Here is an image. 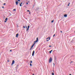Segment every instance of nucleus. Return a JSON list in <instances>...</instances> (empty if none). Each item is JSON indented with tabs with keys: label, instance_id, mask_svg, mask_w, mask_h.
<instances>
[{
	"label": "nucleus",
	"instance_id": "obj_2",
	"mask_svg": "<svg viewBox=\"0 0 75 75\" xmlns=\"http://www.w3.org/2000/svg\"><path fill=\"white\" fill-rule=\"evenodd\" d=\"M52 61V57H50L49 60V63H51V61Z\"/></svg>",
	"mask_w": 75,
	"mask_h": 75
},
{
	"label": "nucleus",
	"instance_id": "obj_31",
	"mask_svg": "<svg viewBox=\"0 0 75 75\" xmlns=\"http://www.w3.org/2000/svg\"><path fill=\"white\" fill-rule=\"evenodd\" d=\"M72 62H73V61H71V62L70 63V64H71V63H72Z\"/></svg>",
	"mask_w": 75,
	"mask_h": 75
},
{
	"label": "nucleus",
	"instance_id": "obj_19",
	"mask_svg": "<svg viewBox=\"0 0 75 75\" xmlns=\"http://www.w3.org/2000/svg\"><path fill=\"white\" fill-rule=\"evenodd\" d=\"M27 11H28V12H30V11H29V10H27Z\"/></svg>",
	"mask_w": 75,
	"mask_h": 75
},
{
	"label": "nucleus",
	"instance_id": "obj_21",
	"mask_svg": "<svg viewBox=\"0 0 75 75\" xmlns=\"http://www.w3.org/2000/svg\"><path fill=\"white\" fill-rule=\"evenodd\" d=\"M55 36V34H54V35H53V37H54Z\"/></svg>",
	"mask_w": 75,
	"mask_h": 75
},
{
	"label": "nucleus",
	"instance_id": "obj_12",
	"mask_svg": "<svg viewBox=\"0 0 75 75\" xmlns=\"http://www.w3.org/2000/svg\"><path fill=\"white\" fill-rule=\"evenodd\" d=\"M28 30H29V28H28L26 30V31H28Z\"/></svg>",
	"mask_w": 75,
	"mask_h": 75
},
{
	"label": "nucleus",
	"instance_id": "obj_34",
	"mask_svg": "<svg viewBox=\"0 0 75 75\" xmlns=\"http://www.w3.org/2000/svg\"><path fill=\"white\" fill-rule=\"evenodd\" d=\"M18 1H20V0H18Z\"/></svg>",
	"mask_w": 75,
	"mask_h": 75
},
{
	"label": "nucleus",
	"instance_id": "obj_39",
	"mask_svg": "<svg viewBox=\"0 0 75 75\" xmlns=\"http://www.w3.org/2000/svg\"><path fill=\"white\" fill-rule=\"evenodd\" d=\"M48 38H47L46 39V40H48Z\"/></svg>",
	"mask_w": 75,
	"mask_h": 75
},
{
	"label": "nucleus",
	"instance_id": "obj_8",
	"mask_svg": "<svg viewBox=\"0 0 75 75\" xmlns=\"http://www.w3.org/2000/svg\"><path fill=\"white\" fill-rule=\"evenodd\" d=\"M52 50L51 51H50L49 52V53H50V54H51V52H52Z\"/></svg>",
	"mask_w": 75,
	"mask_h": 75
},
{
	"label": "nucleus",
	"instance_id": "obj_32",
	"mask_svg": "<svg viewBox=\"0 0 75 75\" xmlns=\"http://www.w3.org/2000/svg\"><path fill=\"white\" fill-rule=\"evenodd\" d=\"M10 52H11V51H12V50H10Z\"/></svg>",
	"mask_w": 75,
	"mask_h": 75
},
{
	"label": "nucleus",
	"instance_id": "obj_36",
	"mask_svg": "<svg viewBox=\"0 0 75 75\" xmlns=\"http://www.w3.org/2000/svg\"><path fill=\"white\" fill-rule=\"evenodd\" d=\"M46 41H49V40H46Z\"/></svg>",
	"mask_w": 75,
	"mask_h": 75
},
{
	"label": "nucleus",
	"instance_id": "obj_29",
	"mask_svg": "<svg viewBox=\"0 0 75 75\" xmlns=\"http://www.w3.org/2000/svg\"><path fill=\"white\" fill-rule=\"evenodd\" d=\"M60 33H62V31H60Z\"/></svg>",
	"mask_w": 75,
	"mask_h": 75
},
{
	"label": "nucleus",
	"instance_id": "obj_40",
	"mask_svg": "<svg viewBox=\"0 0 75 75\" xmlns=\"http://www.w3.org/2000/svg\"><path fill=\"white\" fill-rule=\"evenodd\" d=\"M53 65H55V64L53 63Z\"/></svg>",
	"mask_w": 75,
	"mask_h": 75
},
{
	"label": "nucleus",
	"instance_id": "obj_46",
	"mask_svg": "<svg viewBox=\"0 0 75 75\" xmlns=\"http://www.w3.org/2000/svg\"><path fill=\"white\" fill-rule=\"evenodd\" d=\"M74 32L75 33V31Z\"/></svg>",
	"mask_w": 75,
	"mask_h": 75
},
{
	"label": "nucleus",
	"instance_id": "obj_17",
	"mask_svg": "<svg viewBox=\"0 0 75 75\" xmlns=\"http://www.w3.org/2000/svg\"><path fill=\"white\" fill-rule=\"evenodd\" d=\"M52 75H54V73L53 72L52 73Z\"/></svg>",
	"mask_w": 75,
	"mask_h": 75
},
{
	"label": "nucleus",
	"instance_id": "obj_27",
	"mask_svg": "<svg viewBox=\"0 0 75 75\" xmlns=\"http://www.w3.org/2000/svg\"><path fill=\"white\" fill-rule=\"evenodd\" d=\"M4 5H6V3H4Z\"/></svg>",
	"mask_w": 75,
	"mask_h": 75
},
{
	"label": "nucleus",
	"instance_id": "obj_25",
	"mask_svg": "<svg viewBox=\"0 0 75 75\" xmlns=\"http://www.w3.org/2000/svg\"><path fill=\"white\" fill-rule=\"evenodd\" d=\"M16 9H13V11H16Z\"/></svg>",
	"mask_w": 75,
	"mask_h": 75
},
{
	"label": "nucleus",
	"instance_id": "obj_26",
	"mask_svg": "<svg viewBox=\"0 0 75 75\" xmlns=\"http://www.w3.org/2000/svg\"><path fill=\"white\" fill-rule=\"evenodd\" d=\"M49 40H50V37H49Z\"/></svg>",
	"mask_w": 75,
	"mask_h": 75
},
{
	"label": "nucleus",
	"instance_id": "obj_7",
	"mask_svg": "<svg viewBox=\"0 0 75 75\" xmlns=\"http://www.w3.org/2000/svg\"><path fill=\"white\" fill-rule=\"evenodd\" d=\"M18 3L19 4V6H20L21 7V6H22V5H21V3H20V2H18Z\"/></svg>",
	"mask_w": 75,
	"mask_h": 75
},
{
	"label": "nucleus",
	"instance_id": "obj_6",
	"mask_svg": "<svg viewBox=\"0 0 75 75\" xmlns=\"http://www.w3.org/2000/svg\"><path fill=\"white\" fill-rule=\"evenodd\" d=\"M64 17H67V14H64Z\"/></svg>",
	"mask_w": 75,
	"mask_h": 75
},
{
	"label": "nucleus",
	"instance_id": "obj_20",
	"mask_svg": "<svg viewBox=\"0 0 75 75\" xmlns=\"http://www.w3.org/2000/svg\"><path fill=\"white\" fill-rule=\"evenodd\" d=\"M25 27L26 28H27V26H26V25H25Z\"/></svg>",
	"mask_w": 75,
	"mask_h": 75
},
{
	"label": "nucleus",
	"instance_id": "obj_4",
	"mask_svg": "<svg viewBox=\"0 0 75 75\" xmlns=\"http://www.w3.org/2000/svg\"><path fill=\"white\" fill-rule=\"evenodd\" d=\"M15 62V61H14V60H13L11 64V65H13L14 64Z\"/></svg>",
	"mask_w": 75,
	"mask_h": 75
},
{
	"label": "nucleus",
	"instance_id": "obj_1",
	"mask_svg": "<svg viewBox=\"0 0 75 75\" xmlns=\"http://www.w3.org/2000/svg\"><path fill=\"white\" fill-rule=\"evenodd\" d=\"M38 41V38H37L36 40L33 42L34 43L33 44V45H34L35 44V43H36V42H37Z\"/></svg>",
	"mask_w": 75,
	"mask_h": 75
},
{
	"label": "nucleus",
	"instance_id": "obj_47",
	"mask_svg": "<svg viewBox=\"0 0 75 75\" xmlns=\"http://www.w3.org/2000/svg\"><path fill=\"white\" fill-rule=\"evenodd\" d=\"M17 0V1H18V0Z\"/></svg>",
	"mask_w": 75,
	"mask_h": 75
},
{
	"label": "nucleus",
	"instance_id": "obj_45",
	"mask_svg": "<svg viewBox=\"0 0 75 75\" xmlns=\"http://www.w3.org/2000/svg\"><path fill=\"white\" fill-rule=\"evenodd\" d=\"M17 67H18V66L17 65Z\"/></svg>",
	"mask_w": 75,
	"mask_h": 75
},
{
	"label": "nucleus",
	"instance_id": "obj_33",
	"mask_svg": "<svg viewBox=\"0 0 75 75\" xmlns=\"http://www.w3.org/2000/svg\"><path fill=\"white\" fill-rule=\"evenodd\" d=\"M4 8V6H3V7H2V8Z\"/></svg>",
	"mask_w": 75,
	"mask_h": 75
},
{
	"label": "nucleus",
	"instance_id": "obj_9",
	"mask_svg": "<svg viewBox=\"0 0 75 75\" xmlns=\"http://www.w3.org/2000/svg\"><path fill=\"white\" fill-rule=\"evenodd\" d=\"M39 9V8H37L36 9V11H38Z\"/></svg>",
	"mask_w": 75,
	"mask_h": 75
},
{
	"label": "nucleus",
	"instance_id": "obj_30",
	"mask_svg": "<svg viewBox=\"0 0 75 75\" xmlns=\"http://www.w3.org/2000/svg\"><path fill=\"white\" fill-rule=\"evenodd\" d=\"M52 47L51 45L49 46V47Z\"/></svg>",
	"mask_w": 75,
	"mask_h": 75
},
{
	"label": "nucleus",
	"instance_id": "obj_14",
	"mask_svg": "<svg viewBox=\"0 0 75 75\" xmlns=\"http://www.w3.org/2000/svg\"><path fill=\"white\" fill-rule=\"evenodd\" d=\"M30 63H33V62L32 61V60L30 61Z\"/></svg>",
	"mask_w": 75,
	"mask_h": 75
},
{
	"label": "nucleus",
	"instance_id": "obj_41",
	"mask_svg": "<svg viewBox=\"0 0 75 75\" xmlns=\"http://www.w3.org/2000/svg\"><path fill=\"white\" fill-rule=\"evenodd\" d=\"M69 75H72L71 74H69Z\"/></svg>",
	"mask_w": 75,
	"mask_h": 75
},
{
	"label": "nucleus",
	"instance_id": "obj_23",
	"mask_svg": "<svg viewBox=\"0 0 75 75\" xmlns=\"http://www.w3.org/2000/svg\"><path fill=\"white\" fill-rule=\"evenodd\" d=\"M23 28H25V26H23Z\"/></svg>",
	"mask_w": 75,
	"mask_h": 75
},
{
	"label": "nucleus",
	"instance_id": "obj_11",
	"mask_svg": "<svg viewBox=\"0 0 75 75\" xmlns=\"http://www.w3.org/2000/svg\"><path fill=\"white\" fill-rule=\"evenodd\" d=\"M8 19V18H6V19H5V21H7V20Z\"/></svg>",
	"mask_w": 75,
	"mask_h": 75
},
{
	"label": "nucleus",
	"instance_id": "obj_43",
	"mask_svg": "<svg viewBox=\"0 0 75 75\" xmlns=\"http://www.w3.org/2000/svg\"><path fill=\"white\" fill-rule=\"evenodd\" d=\"M33 75H34V74H33Z\"/></svg>",
	"mask_w": 75,
	"mask_h": 75
},
{
	"label": "nucleus",
	"instance_id": "obj_28",
	"mask_svg": "<svg viewBox=\"0 0 75 75\" xmlns=\"http://www.w3.org/2000/svg\"><path fill=\"white\" fill-rule=\"evenodd\" d=\"M28 4V2L26 3V4Z\"/></svg>",
	"mask_w": 75,
	"mask_h": 75
},
{
	"label": "nucleus",
	"instance_id": "obj_38",
	"mask_svg": "<svg viewBox=\"0 0 75 75\" xmlns=\"http://www.w3.org/2000/svg\"><path fill=\"white\" fill-rule=\"evenodd\" d=\"M7 61H8V62H9V60H8Z\"/></svg>",
	"mask_w": 75,
	"mask_h": 75
},
{
	"label": "nucleus",
	"instance_id": "obj_24",
	"mask_svg": "<svg viewBox=\"0 0 75 75\" xmlns=\"http://www.w3.org/2000/svg\"><path fill=\"white\" fill-rule=\"evenodd\" d=\"M32 47H31L30 48V50H31V49H32Z\"/></svg>",
	"mask_w": 75,
	"mask_h": 75
},
{
	"label": "nucleus",
	"instance_id": "obj_44",
	"mask_svg": "<svg viewBox=\"0 0 75 75\" xmlns=\"http://www.w3.org/2000/svg\"><path fill=\"white\" fill-rule=\"evenodd\" d=\"M10 15H11V14H10Z\"/></svg>",
	"mask_w": 75,
	"mask_h": 75
},
{
	"label": "nucleus",
	"instance_id": "obj_42",
	"mask_svg": "<svg viewBox=\"0 0 75 75\" xmlns=\"http://www.w3.org/2000/svg\"><path fill=\"white\" fill-rule=\"evenodd\" d=\"M29 14H30V12H29Z\"/></svg>",
	"mask_w": 75,
	"mask_h": 75
},
{
	"label": "nucleus",
	"instance_id": "obj_22",
	"mask_svg": "<svg viewBox=\"0 0 75 75\" xmlns=\"http://www.w3.org/2000/svg\"><path fill=\"white\" fill-rule=\"evenodd\" d=\"M53 22H54V20H52V23H53Z\"/></svg>",
	"mask_w": 75,
	"mask_h": 75
},
{
	"label": "nucleus",
	"instance_id": "obj_5",
	"mask_svg": "<svg viewBox=\"0 0 75 75\" xmlns=\"http://www.w3.org/2000/svg\"><path fill=\"white\" fill-rule=\"evenodd\" d=\"M15 3L16 5H18V3H19V2L18 1H16L15 2Z\"/></svg>",
	"mask_w": 75,
	"mask_h": 75
},
{
	"label": "nucleus",
	"instance_id": "obj_15",
	"mask_svg": "<svg viewBox=\"0 0 75 75\" xmlns=\"http://www.w3.org/2000/svg\"><path fill=\"white\" fill-rule=\"evenodd\" d=\"M34 45H33L31 47L32 48H33V47H34Z\"/></svg>",
	"mask_w": 75,
	"mask_h": 75
},
{
	"label": "nucleus",
	"instance_id": "obj_13",
	"mask_svg": "<svg viewBox=\"0 0 75 75\" xmlns=\"http://www.w3.org/2000/svg\"><path fill=\"white\" fill-rule=\"evenodd\" d=\"M69 4H70V3L69 2L68 4V6H69Z\"/></svg>",
	"mask_w": 75,
	"mask_h": 75
},
{
	"label": "nucleus",
	"instance_id": "obj_37",
	"mask_svg": "<svg viewBox=\"0 0 75 75\" xmlns=\"http://www.w3.org/2000/svg\"><path fill=\"white\" fill-rule=\"evenodd\" d=\"M21 4H23V2H21Z\"/></svg>",
	"mask_w": 75,
	"mask_h": 75
},
{
	"label": "nucleus",
	"instance_id": "obj_10",
	"mask_svg": "<svg viewBox=\"0 0 75 75\" xmlns=\"http://www.w3.org/2000/svg\"><path fill=\"white\" fill-rule=\"evenodd\" d=\"M18 33L16 35V37L17 38L18 37Z\"/></svg>",
	"mask_w": 75,
	"mask_h": 75
},
{
	"label": "nucleus",
	"instance_id": "obj_18",
	"mask_svg": "<svg viewBox=\"0 0 75 75\" xmlns=\"http://www.w3.org/2000/svg\"><path fill=\"white\" fill-rule=\"evenodd\" d=\"M30 28V26L29 25L28 26V28Z\"/></svg>",
	"mask_w": 75,
	"mask_h": 75
},
{
	"label": "nucleus",
	"instance_id": "obj_35",
	"mask_svg": "<svg viewBox=\"0 0 75 75\" xmlns=\"http://www.w3.org/2000/svg\"><path fill=\"white\" fill-rule=\"evenodd\" d=\"M7 22V21H5V22L6 23Z\"/></svg>",
	"mask_w": 75,
	"mask_h": 75
},
{
	"label": "nucleus",
	"instance_id": "obj_16",
	"mask_svg": "<svg viewBox=\"0 0 75 75\" xmlns=\"http://www.w3.org/2000/svg\"><path fill=\"white\" fill-rule=\"evenodd\" d=\"M30 66H32V64L30 63Z\"/></svg>",
	"mask_w": 75,
	"mask_h": 75
},
{
	"label": "nucleus",
	"instance_id": "obj_3",
	"mask_svg": "<svg viewBox=\"0 0 75 75\" xmlns=\"http://www.w3.org/2000/svg\"><path fill=\"white\" fill-rule=\"evenodd\" d=\"M34 53H35V51L34 50L33 51V52H32V56H34Z\"/></svg>",
	"mask_w": 75,
	"mask_h": 75
}]
</instances>
